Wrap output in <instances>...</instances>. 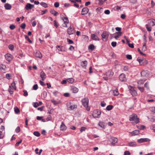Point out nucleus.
Listing matches in <instances>:
<instances>
[{
    "label": "nucleus",
    "instance_id": "51",
    "mask_svg": "<svg viewBox=\"0 0 155 155\" xmlns=\"http://www.w3.org/2000/svg\"><path fill=\"white\" fill-rule=\"evenodd\" d=\"M138 89L141 91V92H143L144 91V88L143 87H140L139 86H138Z\"/></svg>",
    "mask_w": 155,
    "mask_h": 155
},
{
    "label": "nucleus",
    "instance_id": "33",
    "mask_svg": "<svg viewBox=\"0 0 155 155\" xmlns=\"http://www.w3.org/2000/svg\"><path fill=\"white\" fill-rule=\"evenodd\" d=\"M146 80V79L140 80L138 81L137 83L138 85H140L141 84H143Z\"/></svg>",
    "mask_w": 155,
    "mask_h": 155
},
{
    "label": "nucleus",
    "instance_id": "40",
    "mask_svg": "<svg viewBox=\"0 0 155 155\" xmlns=\"http://www.w3.org/2000/svg\"><path fill=\"white\" fill-rule=\"evenodd\" d=\"M40 5L43 6L45 8H47L48 7V5L45 2H42L40 3Z\"/></svg>",
    "mask_w": 155,
    "mask_h": 155
},
{
    "label": "nucleus",
    "instance_id": "64",
    "mask_svg": "<svg viewBox=\"0 0 155 155\" xmlns=\"http://www.w3.org/2000/svg\"><path fill=\"white\" fill-rule=\"evenodd\" d=\"M151 110L153 113H155V107H152L151 108Z\"/></svg>",
    "mask_w": 155,
    "mask_h": 155
},
{
    "label": "nucleus",
    "instance_id": "13",
    "mask_svg": "<svg viewBox=\"0 0 155 155\" xmlns=\"http://www.w3.org/2000/svg\"><path fill=\"white\" fill-rule=\"evenodd\" d=\"M150 140L148 138H140V139H138L137 140V142L139 143H141L146 142L149 141Z\"/></svg>",
    "mask_w": 155,
    "mask_h": 155
},
{
    "label": "nucleus",
    "instance_id": "8",
    "mask_svg": "<svg viewBox=\"0 0 155 155\" xmlns=\"http://www.w3.org/2000/svg\"><path fill=\"white\" fill-rule=\"evenodd\" d=\"M129 89L130 90V92L133 96H136L137 95V92L133 87L130 86Z\"/></svg>",
    "mask_w": 155,
    "mask_h": 155
},
{
    "label": "nucleus",
    "instance_id": "15",
    "mask_svg": "<svg viewBox=\"0 0 155 155\" xmlns=\"http://www.w3.org/2000/svg\"><path fill=\"white\" fill-rule=\"evenodd\" d=\"M109 36V33L106 31L104 32L101 35V36L103 38L107 39Z\"/></svg>",
    "mask_w": 155,
    "mask_h": 155
},
{
    "label": "nucleus",
    "instance_id": "46",
    "mask_svg": "<svg viewBox=\"0 0 155 155\" xmlns=\"http://www.w3.org/2000/svg\"><path fill=\"white\" fill-rule=\"evenodd\" d=\"M67 40L68 44H71L74 43V42L72 40L69 39V38H67Z\"/></svg>",
    "mask_w": 155,
    "mask_h": 155
},
{
    "label": "nucleus",
    "instance_id": "60",
    "mask_svg": "<svg viewBox=\"0 0 155 155\" xmlns=\"http://www.w3.org/2000/svg\"><path fill=\"white\" fill-rule=\"evenodd\" d=\"M15 28V26L13 25H11L10 26V28L11 30H13Z\"/></svg>",
    "mask_w": 155,
    "mask_h": 155
},
{
    "label": "nucleus",
    "instance_id": "58",
    "mask_svg": "<svg viewBox=\"0 0 155 155\" xmlns=\"http://www.w3.org/2000/svg\"><path fill=\"white\" fill-rule=\"evenodd\" d=\"M22 142V140H20V141H19V142H17V143H16L15 144V146H16V147L18 146L19 145V144H20Z\"/></svg>",
    "mask_w": 155,
    "mask_h": 155
},
{
    "label": "nucleus",
    "instance_id": "34",
    "mask_svg": "<svg viewBox=\"0 0 155 155\" xmlns=\"http://www.w3.org/2000/svg\"><path fill=\"white\" fill-rule=\"evenodd\" d=\"M11 87L12 88H13V89L15 90H16V87L15 86V82H13L11 84Z\"/></svg>",
    "mask_w": 155,
    "mask_h": 155
},
{
    "label": "nucleus",
    "instance_id": "23",
    "mask_svg": "<svg viewBox=\"0 0 155 155\" xmlns=\"http://www.w3.org/2000/svg\"><path fill=\"white\" fill-rule=\"evenodd\" d=\"M6 68L5 65L2 64L0 65V69L2 72H4L6 71Z\"/></svg>",
    "mask_w": 155,
    "mask_h": 155
},
{
    "label": "nucleus",
    "instance_id": "9",
    "mask_svg": "<svg viewBox=\"0 0 155 155\" xmlns=\"http://www.w3.org/2000/svg\"><path fill=\"white\" fill-rule=\"evenodd\" d=\"M56 48L58 49L59 51H65L66 49L65 47L63 46H61L59 45H57Z\"/></svg>",
    "mask_w": 155,
    "mask_h": 155
},
{
    "label": "nucleus",
    "instance_id": "29",
    "mask_svg": "<svg viewBox=\"0 0 155 155\" xmlns=\"http://www.w3.org/2000/svg\"><path fill=\"white\" fill-rule=\"evenodd\" d=\"M62 19L64 23L68 24L69 23V21L67 17H63Z\"/></svg>",
    "mask_w": 155,
    "mask_h": 155
},
{
    "label": "nucleus",
    "instance_id": "21",
    "mask_svg": "<svg viewBox=\"0 0 155 155\" xmlns=\"http://www.w3.org/2000/svg\"><path fill=\"white\" fill-rule=\"evenodd\" d=\"M60 130H61L64 131L66 130L67 127L64 124V122H62L61 123V125L60 127Z\"/></svg>",
    "mask_w": 155,
    "mask_h": 155
},
{
    "label": "nucleus",
    "instance_id": "31",
    "mask_svg": "<svg viewBox=\"0 0 155 155\" xmlns=\"http://www.w3.org/2000/svg\"><path fill=\"white\" fill-rule=\"evenodd\" d=\"M113 92L114 96H117L119 94L118 90L117 89H116L115 90H114Z\"/></svg>",
    "mask_w": 155,
    "mask_h": 155
},
{
    "label": "nucleus",
    "instance_id": "49",
    "mask_svg": "<svg viewBox=\"0 0 155 155\" xmlns=\"http://www.w3.org/2000/svg\"><path fill=\"white\" fill-rule=\"evenodd\" d=\"M54 26L56 28H57L58 26V25L57 24V21L56 20H54Z\"/></svg>",
    "mask_w": 155,
    "mask_h": 155
},
{
    "label": "nucleus",
    "instance_id": "43",
    "mask_svg": "<svg viewBox=\"0 0 155 155\" xmlns=\"http://www.w3.org/2000/svg\"><path fill=\"white\" fill-rule=\"evenodd\" d=\"M98 125L102 128L104 127V123L102 122H99L98 123Z\"/></svg>",
    "mask_w": 155,
    "mask_h": 155
},
{
    "label": "nucleus",
    "instance_id": "35",
    "mask_svg": "<svg viewBox=\"0 0 155 155\" xmlns=\"http://www.w3.org/2000/svg\"><path fill=\"white\" fill-rule=\"evenodd\" d=\"M51 101L55 105H56L57 104H58L60 103V101H57L54 100H51Z\"/></svg>",
    "mask_w": 155,
    "mask_h": 155
},
{
    "label": "nucleus",
    "instance_id": "27",
    "mask_svg": "<svg viewBox=\"0 0 155 155\" xmlns=\"http://www.w3.org/2000/svg\"><path fill=\"white\" fill-rule=\"evenodd\" d=\"M71 90L72 91L73 93H77L78 91V89L74 87V86H73L72 87Z\"/></svg>",
    "mask_w": 155,
    "mask_h": 155
},
{
    "label": "nucleus",
    "instance_id": "12",
    "mask_svg": "<svg viewBox=\"0 0 155 155\" xmlns=\"http://www.w3.org/2000/svg\"><path fill=\"white\" fill-rule=\"evenodd\" d=\"M34 5H31L30 3H28L26 5L25 8L27 10H28L29 9H31L32 8H34Z\"/></svg>",
    "mask_w": 155,
    "mask_h": 155
},
{
    "label": "nucleus",
    "instance_id": "48",
    "mask_svg": "<svg viewBox=\"0 0 155 155\" xmlns=\"http://www.w3.org/2000/svg\"><path fill=\"white\" fill-rule=\"evenodd\" d=\"M15 111L16 113H18L19 112V109L17 107H15L14 108Z\"/></svg>",
    "mask_w": 155,
    "mask_h": 155
},
{
    "label": "nucleus",
    "instance_id": "42",
    "mask_svg": "<svg viewBox=\"0 0 155 155\" xmlns=\"http://www.w3.org/2000/svg\"><path fill=\"white\" fill-rule=\"evenodd\" d=\"M33 134L35 136L38 137H39L40 135V133L38 131H35L33 133Z\"/></svg>",
    "mask_w": 155,
    "mask_h": 155
},
{
    "label": "nucleus",
    "instance_id": "50",
    "mask_svg": "<svg viewBox=\"0 0 155 155\" xmlns=\"http://www.w3.org/2000/svg\"><path fill=\"white\" fill-rule=\"evenodd\" d=\"M83 37L85 39L86 41H87L88 40L89 38L88 36H87L85 35H83Z\"/></svg>",
    "mask_w": 155,
    "mask_h": 155
},
{
    "label": "nucleus",
    "instance_id": "59",
    "mask_svg": "<svg viewBox=\"0 0 155 155\" xmlns=\"http://www.w3.org/2000/svg\"><path fill=\"white\" fill-rule=\"evenodd\" d=\"M99 2L98 4L99 5H103L104 3V1L103 0H98Z\"/></svg>",
    "mask_w": 155,
    "mask_h": 155
},
{
    "label": "nucleus",
    "instance_id": "53",
    "mask_svg": "<svg viewBox=\"0 0 155 155\" xmlns=\"http://www.w3.org/2000/svg\"><path fill=\"white\" fill-rule=\"evenodd\" d=\"M51 120V115H49L47 118H46V120L47 121H49V120Z\"/></svg>",
    "mask_w": 155,
    "mask_h": 155
},
{
    "label": "nucleus",
    "instance_id": "63",
    "mask_svg": "<svg viewBox=\"0 0 155 155\" xmlns=\"http://www.w3.org/2000/svg\"><path fill=\"white\" fill-rule=\"evenodd\" d=\"M151 128L153 130V131L155 132V124L152 125L151 127Z\"/></svg>",
    "mask_w": 155,
    "mask_h": 155
},
{
    "label": "nucleus",
    "instance_id": "37",
    "mask_svg": "<svg viewBox=\"0 0 155 155\" xmlns=\"http://www.w3.org/2000/svg\"><path fill=\"white\" fill-rule=\"evenodd\" d=\"M137 128L140 130H143L145 127V126L143 125H141L140 126H137Z\"/></svg>",
    "mask_w": 155,
    "mask_h": 155
},
{
    "label": "nucleus",
    "instance_id": "41",
    "mask_svg": "<svg viewBox=\"0 0 155 155\" xmlns=\"http://www.w3.org/2000/svg\"><path fill=\"white\" fill-rule=\"evenodd\" d=\"M147 30L149 31H150L151 30V26H149L148 24L146 25Z\"/></svg>",
    "mask_w": 155,
    "mask_h": 155
},
{
    "label": "nucleus",
    "instance_id": "2",
    "mask_svg": "<svg viewBox=\"0 0 155 155\" xmlns=\"http://www.w3.org/2000/svg\"><path fill=\"white\" fill-rule=\"evenodd\" d=\"M88 102L89 99L87 97L84 98L81 100L82 104L85 107L87 111H89L90 110V107L88 106Z\"/></svg>",
    "mask_w": 155,
    "mask_h": 155
},
{
    "label": "nucleus",
    "instance_id": "38",
    "mask_svg": "<svg viewBox=\"0 0 155 155\" xmlns=\"http://www.w3.org/2000/svg\"><path fill=\"white\" fill-rule=\"evenodd\" d=\"M147 49V47L146 46V43H143V47L142 48V51H144L146 50Z\"/></svg>",
    "mask_w": 155,
    "mask_h": 155
},
{
    "label": "nucleus",
    "instance_id": "26",
    "mask_svg": "<svg viewBox=\"0 0 155 155\" xmlns=\"http://www.w3.org/2000/svg\"><path fill=\"white\" fill-rule=\"evenodd\" d=\"M110 141L112 144H114L117 142V139L115 137H112Z\"/></svg>",
    "mask_w": 155,
    "mask_h": 155
},
{
    "label": "nucleus",
    "instance_id": "5",
    "mask_svg": "<svg viewBox=\"0 0 155 155\" xmlns=\"http://www.w3.org/2000/svg\"><path fill=\"white\" fill-rule=\"evenodd\" d=\"M101 112L98 110H95L94 111L92 116L94 118H98L101 114Z\"/></svg>",
    "mask_w": 155,
    "mask_h": 155
},
{
    "label": "nucleus",
    "instance_id": "6",
    "mask_svg": "<svg viewBox=\"0 0 155 155\" xmlns=\"http://www.w3.org/2000/svg\"><path fill=\"white\" fill-rule=\"evenodd\" d=\"M119 79L122 82H125L127 80L125 75L123 73L121 74L120 75Z\"/></svg>",
    "mask_w": 155,
    "mask_h": 155
},
{
    "label": "nucleus",
    "instance_id": "25",
    "mask_svg": "<svg viewBox=\"0 0 155 155\" xmlns=\"http://www.w3.org/2000/svg\"><path fill=\"white\" fill-rule=\"evenodd\" d=\"M4 7L6 9L10 10L12 6L10 4L7 3L5 4Z\"/></svg>",
    "mask_w": 155,
    "mask_h": 155
},
{
    "label": "nucleus",
    "instance_id": "19",
    "mask_svg": "<svg viewBox=\"0 0 155 155\" xmlns=\"http://www.w3.org/2000/svg\"><path fill=\"white\" fill-rule=\"evenodd\" d=\"M122 32H117L114 34L115 35L114 36V38L116 39H117L120 36H121L122 34Z\"/></svg>",
    "mask_w": 155,
    "mask_h": 155
},
{
    "label": "nucleus",
    "instance_id": "56",
    "mask_svg": "<svg viewBox=\"0 0 155 155\" xmlns=\"http://www.w3.org/2000/svg\"><path fill=\"white\" fill-rule=\"evenodd\" d=\"M38 88V86L37 84H35L33 86V89L34 90H36Z\"/></svg>",
    "mask_w": 155,
    "mask_h": 155
},
{
    "label": "nucleus",
    "instance_id": "22",
    "mask_svg": "<svg viewBox=\"0 0 155 155\" xmlns=\"http://www.w3.org/2000/svg\"><path fill=\"white\" fill-rule=\"evenodd\" d=\"M87 61H82L81 63V65L83 68H85L87 65Z\"/></svg>",
    "mask_w": 155,
    "mask_h": 155
},
{
    "label": "nucleus",
    "instance_id": "30",
    "mask_svg": "<svg viewBox=\"0 0 155 155\" xmlns=\"http://www.w3.org/2000/svg\"><path fill=\"white\" fill-rule=\"evenodd\" d=\"M8 91L11 95H12L13 94V89L10 86H9V87L8 89Z\"/></svg>",
    "mask_w": 155,
    "mask_h": 155
},
{
    "label": "nucleus",
    "instance_id": "61",
    "mask_svg": "<svg viewBox=\"0 0 155 155\" xmlns=\"http://www.w3.org/2000/svg\"><path fill=\"white\" fill-rule=\"evenodd\" d=\"M26 27V25L25 23H22L21 24V28L24 29Z\"/></svg>",
    "mask_w": 155,
    "mask_h": 155
},
{
    "label": "nucleus",
    "instance_id": "52",
    "mask_svg": "<svg viewBox=\"0 0 155 155\" xmlns=\"http://www.w3.org/2000/svg\"><path fill=\"white\" fill-rule=\"evenodd\" d=\"M15 131L17 133L19 132L20 131V128L19 127H18L15 129Z\"/></svg>",
    "mask_w": 155,
    "mask_h": 155
},
{
    "label": "nucleus",
    "instance_id": "17",
    "mask_svg": "<svg viewBox=\"0 0 155 155\" xmlns=\"http://www.w3.org/2000/svg\"><path fill=\"white\" fill-rule=\"evenodd\" d=\"M89 9L87 7L83 8L81 11V14L82 15H85L87 14L88 12Z\"/></svg>",
    "mask_w": 155,
    "mask_h": 155
},
{
    "label": "nucleus",
    "instance_id": "47",
    "mask_svg": "<svg viewBox=\"0 0 155 155\" xmlns=\"http://www.w3.org/2000/svg\"><path fill=\"white\" fill-rule=\"evenodd\" d=\"M8 48L10 50L12 51L13 50L14 46L12 45H10L8 46Z\"/></svg>",
    "mask_w": 155,
    "mask_h": 155
},
{
    "label": "nucleus",
    "instance_id": "32",
    "mask_svg": "<svg viewBox=\"0 0 155 155\" xmlns=\"http://www.w3.org/2000/svg\"><path fill=\"white\" fill-rule=\"evenodd\" d=\"M136 145V143L135 142H130L128 143V145L130 147H133Z\"/></svg>",
    "mask_w": 155,
    "mask_h": 155
},
{
    "label": "nucleus",
    "instance_id": "57",
    "mask_svg": "<svg viewBox=\"0 0 155 155\" xmlns=\"http://www.w3.org/2000/svg\"><path fill=\"white\" fill-rule=\"evenodd\" d=\"M130 153L129 151H126L124 152V155H130Z\"/></svg>",
    "mask_w": 155,
    "mask_h": 155
},
{
    "label": "nucleus",
    "instance_id": "16",
    "mask_svg": "<svg viewBox=\"0 0 155 155\" xmlns=\"http://www.w3.org/2000/svg\"><path fill=\"white\" fill-rule=\"evenodd\" d=\"M148 25L151 26L155 25V20L153 19L149 20L148 21Z\"/></svg>",
    "mask_w": 155,
    "mask_h": 155
},
{
    "label": "nucleus",
    "instance_id": "18",
    "mask_svg": "<svg viewBox=\"0 0 155 155\" xmlns=\"http://www.w3.org/2000/svg\"><path fill=\"white\" fill-rule=\"evenodd\" d=\"M40 75L41 80L42 81L45 80L46 78V75L45 73L43 71H42L41 72Z\"/></svg>",
    "mask_w": 155,
    "mask_h": 155
},
{
    "label": "nucleus",
    "instance_id": "62",
    "mask_svg": "<svg viewBox=\"0 0 155 155\" xmlns=\"http://www.w3.org/2000/svg\"><path fill=\"white\" fill-rule=\"evenodd\" d=\"M104 13L106 14L109 15L110 13V12L109 10H106L104 11Z\"/></svg>",
    "mask_w": 155,
    "mask_h": 155
},
{
    "label": "nucleus",
    "instance_id": "54",
    "mask_svg": "<svg viewBox=\"0 0 155 155\" xmlns=\"http://www.w3.org/2000/svg\"><path fill=\"white\" fill-rule=\"evenodd\" d=\"M23 92L24 93L23 95L24 96H28V93L27 91L26 90H23Z\"/></svg>",
    "mask_w": 155,
    "mask_h": 155
},
{
    "label": "nucleus",
    "instance_id": "39",
    "mask_svg": "<svg viewBox=\"0 0 155 155\" xmlns=\"http://www.w3.org/2000/svg\"><path fill=\"white\" fill-rule=\"evenodd\" d=\"M94 48V46L92 44L90 45L88 47V49L93 50Z\"/></svg>",
    "mask_w": 155,
    "mask_h": 155
},
{
    "label": "nucleus",
    "instance_id": "20",
    "mask_svg": "<svg viewBox=\"0 0 155 155\" xmlns=\"http://www.w3.org/2000/svg\"><path fill=\"white\" fill-rule=\"evenodd\" d=\"M35 55L36 57L40 58L42 57V54L39 51H36L35 53Z\"/></svg>",
    "mask_w": 155,
    "mask_h": 155
},
{
    "label": "nucleus",
    "instance_id": "4",
    "mask_svg": "<svg viewBox=\"0 0 155 155\" xmlns=\"http://www.w3.org/2000/svg\"><path fill=\"white\" fill-rule=\"evenodd\" d=\"M68 109V110H72L77 108V105L72 104L71 103H68L67 104Z\"/></svg>",
    "mask_w": 155,
    "mask_h": 155
},
{
    "label": "nucleus",
    "instance_id": "28",
    "mask_svg": "<svg viewBox=\"0 0 155 155\" xmlns=\"http://www.w3.org/2000/svg\"><path fill=\"white\" fill-rule=\"evenodd\" d=\"M139 130H134L131 133L132 136H135L137 135L139 133Z\"/></svg>",
    "mask_w": 155,
    "mask_h": 155
},
{
    "label": "nucleus",
    "instance_id": "55",
    "mask_svg": "<svg viewBox=\"0 0 155 155\" xmlns=\"http://www.w3.org/2000/svg\"><path fill=\"white\" fill-rule=\"evenodd\" d=\"M111 45L113 47H115L117 45V42L115 41L112 42Z\"/></svg>",
    "mask_w": 155,
    "mask_h": 155
},
{
    "label": "nucleus",
    "instance_id": "45",
    "mask_svg": "<svg viewBox=\"0 0 155 155\" xmlns=\"http://www.w3.org/2000/svg\"><path fill=\"white\" fill-rule=\"evenodd\" d=\"M123 70L124 71H128L129 70V67L127 66H124L123 68Z\"/></svg>",
    "mask_w": 155,
    "mask_h": 155
},
{
    "label": "nucleus",
    "instance_id": "10",
    "mask_svg": "<svg viewBox=\"0 0 155 155\" xmlns=\"http://www.w3.org/2000/svg\"><path fill=\"white\" fill-rule=\"evenodd\" d=\"M6 59L8 61L10 62L12 59V55L9 54H7L5 55Z\"/></svg>",
    "mask_w": 155,
    "mask_h": 155
},
{
    "label": "nucleus",
    "instance_id": "11",
    "mask_svg": "<svg viewBox=\"0 0 155 155\" xmlns=\"http://www.w3.org/2000/svg\"><path fill=\"white\" fill-rule=\"evenodd\" d=\"M149 73L147 71H143L141 73V76L143 77H147L148 76Z\"/></svg>",
    "mask_w": 155,
    "mask_h": 155
},
{
    "label": "nucleus",
    "instance_id": "1",
    "mask_svg": "<svg viewBox=\"0 0 155 155\" xmlns=\"http://www.w3.org/2000/svg\"><path fill=\"white\" fill-rule=\"evenodd\" d=\"M129 120L134 121L132 122V123L134 125L139 122V118L137 117V115L135 114H133L130 116Z\"/></svg>",
    "mask_w": 155,
    "mask_h": 155
},
{
    "label": "nucleus",
    "instance_id": "3",
    "mask_svg": "<svg viewBox=\"0 0 155 155\" xmlns=\"http://www.w3.org/2000/svg\"><path fill=\"white\" fill-rule=\"evenodd\" d=\"M137 61L139 62L140 64L141 65H144L147 64L148 63L147 61L143 58H138L137 59Z\"/></svg>",
    "mask_w": 155,
    "mask_h": 155
},
{
    "label": "nucleus",
    "instance_id": "14",
    "mask_svg": "<svg viewBox=\"0 0 155 155\" xmlns=\"http://www.w3.org/2000/svg\"><path fill=\"white\" fill-rule=\"evenodd\" d=\"M91 39L94 41H99L100 38L95 34H92L91 35Z\"/></svg>",
    "mask_w": 155,
    "mask_h": 155
},
{
    "label": "nucleus",
    "instance_id": "24",
    "mask_svg": "<svg viewBox=\"0 0 155 155\" xmlns=\"http://www.w3.org/2000/svg\"><path fill=\"white\" fill-rule=\"evenodd\" d=\"M106 74L107 76L111 77L114 74V73L111 70H109L106 72Z\"/></svg>",
    "mask_w": 155,
    "mask_h": 155
},
{
    "label": "nucleus",
    "instance_id": "36",
    "mask_svg": "<svg viewBox=\"0 0 155 155\" xmlns=\"http://www.w3.org/2000/svg\"><path fill=\"white\" fill-rule=\"evenodd\" d=\"M113 106L112 105H109L106 107V110H110L112 109Z\"/></svg>",
    "mask_w": 155,
    "mask_h": 155
},
{
    "label": "nucleus",
    "instance_id": "7",
    "mask_svg": "<svg viewBox=\"0 0 155 155\" xmlns=\"http://www.w3.org/2000/svg\"><path fill=\"white\" fill-rule=\"evenodd\" d=\"M67 33L69 35H71L74 33V31L73 27L70 26L67 29Z\"/></svg>",
    "mask_w": 155,
    "mask_h": 155
},
{
    "label": "nucleus",
    "instance_id": "44",
    "mask_svg": "<svg viewBox=\"0 0 155 155\" xmlns=\"http://www.w3.org/2000/svg\"><path fill=\"white\" fill-rule=\"evenodd\" d=\"M67 81L71 83H72L74 81V79L72 78H69L67 80Z\"/></svg>",
    "mask_w": 155,
    "mask_h": 155
}]
</instances>
